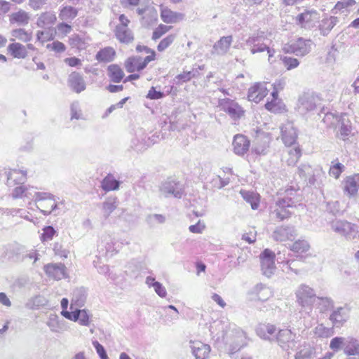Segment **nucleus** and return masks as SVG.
I'll use <instances>...</instances> for the list:
<instances>
[{"mask_svg":"<svg viewBox=\"0 0 359 359\" xmlns=\"http://www.w3.org/2000/svg\"><path fill=\"white\" fill-rule=\"evenodd\" d=\"M359 189V175L355 174L346 177L344 180V191L352 196L357 194Z\"/></svg>","mask_w":359,"mask_h":359,"instance_id":"obj_18","label":"nucleus"},{"mask_svg":"<svg viewBox=\"0 0 359 359\" xmlns=\"http://www.w3.org/2000/svg\"><path fill=\"white\" fill-rule=\"evenodd\" d=\"M118 20L120 24L117 26H123L124 27H128L129 24L130 23V19L125 14H121L118 16Z\"/></svg>","mask_w":359,"mask_h":359,"instance_id":"obj_64","label":"nucleus"},{"mask_svg":"<svg viewBox=\"0 0 359 359\" xmlns=\"http://www.w3.org/2000/svg\"><path fill=\"white\" fill-rule=\"evenodd\" d=\"M116 55L112 47H105L100 49L96 54L95 58L100 62H109L114 60Z\"/></svg>","mask_w":359,"mask_h":359,"instance_id":"obj_25","label":"nucleus"},{"mask_svg":"<svg viewBox=\"0 0 359 359\" xmlns=\"http://www.w3.org/2000/svg\"><path fill=\"white\" fill-rule=\"evenodd\" d=\"M243 239L248 243H253L256 241V232L255 230H250L249 232L243 235Z\"/></svg>","mask_w":359,"mask_h":359,"instance_id":"obj_54","label":"nucleus"},{"mask_svg":"<svg viewBox=\"0 0 359 359\" xmlns=\"http://www.w3.org/2000/svg\"><path fill=\"white\" fill-rule=\"evenodd\" d=\"M334 231L346 238H355L358 233L356 226L347 221L337 222Z\"/></svg>","mask_w":359,"mask_h":359,"instance_id":"obj_15","label":"nucleus"},{"mask_svg":"<svg viewBox=\"0 0 359 359\" xmlns=\"http://www.w3.org/2000/svg\"><path fill=\"white\" fill-rule=\"evenodd\" d=\"M196 71H184L176 76L179 83H185L196 76Z\"/></svg>","mask_w":359,"mask_h":359,"instance_id":"obj_45","label":"nucleus"},{"mask_svg":"<svg viewBox=\"0 0 359 359\" xmlns=\"http://www.w3.org/2000/svg\"><path fill=\"white\" fill-rule=\"evenodd\" d=\"M205 226L204 223L198 221L196 224L191 225L189 227V231L194 233H201L205 229Z\"/></svg>","mask_w":359,"mask_h":359,"instance_id":"obj_51","label":"nucleus"},{"mask_svg":"<svg viewBox=\"0 0 359 359\" xmlns=\"http://www.w3.org/2000/svg\"><path fill=\"white\" fill-rule=\"evenodd\" d=\"M328 331L327 328L325 327L323 324H320L316 327L314 330V333L316 335H317L318 337H325V332Z\"/></svg>","mask_w":359,"mask_h":359,"instance_id":"obj_62","label":"nucleus"},{"mask_svg":"<svg viewBox=\"0 0 359 359\" xmlns=\"http://www.w3.org/2000/svg\"><path fill=\"white\" fill-rule=\"evenodd\" d=\"M78 15V11L76 8L71 6H67L63 7L59 13V18L62 20L65 21H72L74 20Z\"/></svg>","mask_w":359,"mask_h":359,"instance_id":"obj_32","label":"nucleus"},{"mask_svg":"<svg viewBox=\"0 0 359 359\" xmlns=\"http://www.w3.org/2000/svg\"><path fill=\"white\" fill-rule=\"evenodd\" d=\"M57 29L60 32V33L63 35H67L70 33L72 31L71 25L62 22L57 25Z\"/></svg>","mask_w":359,"mask_h":359,"instance_id":"obj_60","label":"nucleus"},{"mask_svg":"<svg viewBox=\"0 0 359 359\" xmlns=\"http://www.w3.org/2000/svg\"><path fill=\"white\" fill-rule=\"evenodd\" d=\"M43 270L48 278L60 280L68 278L67 268L62 263H50L43 266Z\"/></svg>","mask_w":359,"mask_h":359,"instance_id":"obj_6","label":"nucleus"},{"mask_svg":"<svg viewBox=\"0 0 359 359\" xmlns=\"http://www.w3.org/2000/svg\"><path fill=\"white\" fill-rule=\"evenodd\" d=\"M349 310L345 307H339L330 315V320L333 327H341L349 319Z\"/></svg>","mask_w":359,"mask_h":359,"instance_id":"obj_10","label":"nucleus"},{"mask_svg":"<svg viewBox=\"0 0 359 359\" xmlns=\"http://www.w3.org/2000/svg\"><path fill=\"white\" fill-rule=\"evenodd\" d=\"M343 343L344 339L342 337H334L331 340L330 347L334 351H337Z\"/></svg>","mask_w":359,"mask_h":359,"instance_id":"obj_53","label":"nucleus"},{"mask_svg":"<svg viewBox=\"0 0 359 359\" xmlns=\"http://www.w3.org/2000/svg\"><path fill=\"white\" fill-rule=\"evenodd\" d=\"M26 191V188L22 186L16 187L13 191V196L15 198H21L24 196Z\"/></svg>","mask_w":359,"mask_h":359,"instance_id":"obj_59","label":"nucleus"},{"mask_svg":"<svg viewBox=\"0 0 359 359\" xmlns=\"http://www.w3.org/2000/svg\"><path fill=\"white\" fill-rule=\"evenodd\" d=\"M233 343L238 344L240 347L246 346L248 341V336L246 332L243 330H238L234 332L232 336Z\"/></svg>","mask_w":359,"mask_h":359,"instance_id":"obj_37","label":"nucleus"},{"mask_svg":"<svg viewBox=\"0 0 359 359\" xmlns=\"http://www.w3.org/2000/svg\"><path fill=\"white\" fill-rule=\"evenodd\" d=\"M332 163L333 164L330 168L329 174L335 179H338L344 171V166L339 162L334 163L332 162Z\"/></svg>","mask_w":359,"mask_h":359,"instance_id":"obj_42","label":"nucleus"},{"mask_svg":"<svg viewBox=\"0 0 359 359\" xmlns=\"http://www.w3.org/2000/svg\"><path fill=\"white\" fill-rule=\"evenodd\" d=\"M140 0H120V4L124 8L129 6H137L140 4Z\"/></svg>","mask_w":359,"mask_h":359,"instance_id":"obj_63","label":"nucleus"},{"mask_svg":"<svg viewBox=\"0 0 359 359\" xmlns=\"http://www.w3.org/2000/svg\"><path fill=\"white\" fill-rule=\"evenodd\" d=\"M11 10L10 2L5 0H0V16L5 15Z\"/></svg>","mask_w":359,"mask_h":359,"instance_id":"obj_58","label":"nucleus"},{"mask_svg":"<svg viewBox=\"0 0 359 359\" xmlns=\"http://www.w3.org/2000/svg\"><path fill=\"white\" fill-rule=\"evenodd\" d=\"M149 62L140 55H131L127 57L123 62V67L130 74L125 78L123 83L138 80L140 78L141 72Z\"/></svg>","mask_w":359,"mask_h":359,"instance_id":"obj_2","label":"nucleus"},{"mask_svg":"<svg viewBox=\"0 0 359 359\" xmlns=\"http://www.w3.org/2000/svg\"><path fill=\"white\" fill-rule=\"evenodd\" d=\"M287 208L285 205H280L279 203L276 202V208L274 210L276 218L281 221L290 217L291 213Z\"/></svg>","mask_w":359,"mask_h":359,"instance_id":"obj_38","label":"nucleus"},{"mask_svg":"<svg viewBox=\"0 0 359 359\" xmlns=\"http://www.w3.org/2000/svg\"><path fill=\"white\" fill-rule=\"evenodd\" d=\"M297 196V191L292 188L287 189L285 191V196L279 198L277 201L280 205H283L287 208H290L295 203V198Z\"/></svg>","mask_w":359,"mask_h":359,"instance_id":"obj_29","label":"nucleus"},{"mask_svg":"<svg viewBox=\"0 0 359 359\" xmlns=\"http://www.w3.org/2000/svg\"><path fill=\"white\" fill-rule=\"evenodd\" d=\"M356 4L355 0H341L337 2L334 5L333 11H335V13L338 12H344V10H346L349 7L354 6Z\"/></svg>","mask_w":359,"mask_h":359,"instance_id":"obj_41","label":"nucleus"},{"mask_svg":"<svg viewBox=\"0 0 359 359\" xmlns=\"http://www.w3.org/2000/svg\"><path fill=\"white\" fill-rule=\"evenodd\" d=\"M37 39L43 43L45 41L52 40L53 39V36L52 34H49L47 32L39 31L37 32Z\"/></svg>","mask_w":359,"mask_h":359,"instance_id":"obj_57","label":"nucleus"},{"mask_svg":"<svg viewBox=\"0 0 359 359\" xmlns=\"http://www.w3.org/2000/svg\"><path fill=\"white\" fill-rule=\"evenodd\" d=\"M285 88V82L282 79L276 80L272 84V92L271 93V96L279 95V93L282 91Z\"/></svg>","mask_w":359,"mask_h":359,"instance_id":"obj_48","label":"nucleus"},{"mask_svg":"<svg viewBox=\"0 0 359 359\" xmlns=\"http://www.w3.org/2000/svg\"><path fill=\"white\" fill-rule=\"evenodd\" d=\"M282 62L287 70L294 69L299 65V62L297 59L290 57H284L282 59Z\"/></svg>","mask_w":359,"mask_h":359,"instance_id":"obj_46","label":"nucleus"},{"mask_svg":"<svg viewBox=\"0 0 359 359\" xmlns=\"http://www.w3.org/2000/svg\"><path fill=\"white\" fill-rule=\"evenodd\" d=\"M69 83L71 88L76 93H81L86 88L83 77L78 72H72L69 79Z\"/></svg>","mask_w":359,"mask_h":359,"instance_id":"obj_24","label":"nucleus"},{"mask_svg":"<svg viewBox=\"0 0 359 359\" xmlns=\"http://www.w3.org/2000/svg\"><path fill=\"white\" fill-rule=\"evenodd\" d=\"M281 139L286 147H292L296 144L297 134L296 129L292 124L287 123L284 124L281 128Z\"/></svg>","mask_w":359,"mask_h":359,"instance_id":"obj_11","label":"nucleus"},{"mask_svg":"<svg viewBox=\"0 0 359 359\" xmlns=\"http://www.w3.org/2000/svg\"><path fill=\"white\" fill-rule=\"evenodd\" d=\"M11 35L13 38L11 39V41L13 42H16L15 41L18 40L24 43H28L32 39V33L22 28L13 29Z\"/></svg>","mask_w":359,"mask_h":359,"instance_id":"obj_28","label":"nucleus"},{"mask_svg":"<svg viewBox=\"0 0 359 359\" xmlns=\"http://www.w3.org/2000/svg\"><path fill=\"white\" fill-rule=\"evenodd\" d=\"M274 128L272 127H270L266 123L264 124L263 127L259 128L256 133L257 135H263L266 137H271L273 135V131Z\"/></svg>","mask_w":359,"mask_h":359,"instance_id":"obj_49","label":"nucleus"},{"mask_svg":"<svg viewBox=\"0 0 359 359\" xmlns=\"http://www.w3.org/2000/svg\"><path fill=\"white\" fill-rule=\"evenodd\" d=\"M119 186L120 182L111 174H108L101 182L102 189L107 192L117 190Z\"/></svg>","mask_w":359,"mask_h":359,"instance_id":"obj_27","label":"nucleus"},{"mask_svg":"<svg viewBox=\"0 0 359 359\" xmlns=\"http://www.w3.org/2000/svg\"><path fill=\"white\" fill-rule=\"evenodd\" d=\"M243 198L250 204L253 210L258 208L260 202V196L252 191H241Z\"/></svg>","mask_w":359,"mask_h":359,"instance_id":"obj_31","label":"nucleus"},{"mask_svg":"<svg viewBox=\"0 0 359 359\" xmlns=\"http://www.w3.org/2000/svg\"><path fill=\"white\" fill-rule=\"evenodd\" d=\"M162 191L165 197L172 195L175 198H180L184 194V189L180 186L179 182L175 180H169L163 184Z\"/></svg>","mask_w":359,"mask_h":359,"instance_id":"obj_17","label":"nucleus"},{"mask_svg":"<svg viewBox=\"0 0 359 359\" xmlns=\"http://www.w3.org/2000/svg\"><path fill=\"white\" fill-rule=\"evenodd\" d=\"M318 18V13L316 10H306L296 17L297 23L302 27L313 23Z\"/></svg>","mask_w":359,"mask_h":359,"instance_id":"obj_21","label":"nucleus"},{"mask_svg":"<svg viewBox=\"0 0 359 359\" xmlns=\"http://www.w3.org/2000/svg\"><path fill=\"white\" fill-rule=\"evenodd\" d=\"M27 49L34 50V47L32 44L29 43L24 46L19 42H13L7 48L10 55L13 57L18 59H25L28 55Z\"/></svg>","mask_w":359,"mask_h":359,"instance_id":"obj_12","label":"nucleus"},{"mask_svg":"<svg viewBox=\"0 0 359 359\" xmlns=\"http://www.w3.org/2000/svg\"><path fill=\"white\" fill-rule=\"evenodd\" d=\"M47 325L51 331L55 332H58L60 328V321L58 316L57 315H51L49 317Z\"/></svg>","mask_w":359,"mask_h":359,"instance_id":"obj_44","label":"nucleus"},{"mask_svg":"<svg viewBox=\"0 0 359 359\" xmlns=\"http://www.w3.org/2000/svg\"><path fill=\"white\" fill-rule=\"evenodd\" d=\"M221 109L232 119L239 120L245 116V111L236 100L225 98L219 102Z\"/></svg>","mask_w":359,"mask_h":359,"instance_id":"obj_4","label":"nucleus"},{"mask_svg":"<svg viewBox=\"0 0 359 359\" xmlns=\"http://www.w3.org/2000/svg\"><path fill=\"white\" fill-rule=\"evenodd\" d=\"M293 337L294 334L289 329L280 330L277 334V340L283 344L292 341Z\"/></svg>","mask_w":359,"mask_h":359,"instance_id":"obj_39","label":"nucleus"},{"mask_svg":"<svg viewBox=\"0 0 359 359\" xmlns=\"http://www.w3.org/2000/svg\"><path fill=\"white\" fill-rule=\"evenodd\" d=\"M290 47L292 53L304 55L310 51V41L299 38L292 41Z\"/></svg>","mask_w":359,"mask_h":359,"instance_id":"obj_23","label":"nucleus"},{"mask_svg":"<svg viewBox=\"0 0 359 359\" xmlns=\"http://www.w3.org/2000/svg\"><path fill=\"white\" fill-rule=\"evenodd\" d=\"M296 295L298 303L302 306L309 305L311 302L312 299L315 297L313 289L305 285H302L299 287Z\"/></svg>","mask_w":359,"mask_h":359,"instance_id":"obj_16","label":"nucleus"},{"mask_svg":"<svg viewBox=\"0 0 359 359\" xmlns=\"http://www.w3.org/2000/svg\"><path fill=\"white\" fill-rule=\"evenodd\" d=\"M56 231L54 228L51 226H46L43 229V233L41 236V240L42 242L51 241L55 236Z\"/></svg>","mask_w":359,"mask_h":359,"instance_id":"obj_43","label":"nucleus"},{"mask_svg":"<svg viewBox=\"0 0 359 359\" xmlns=\"http://www.w3.org/2000/svg\"><path fill=\"white\" fill-rule=\"evenodd\" d=\"M345 353L348 355H359V343L356 339H351L345 348Z\"/></svg>","mask_w":359,"mask_h":359,"instance_id":"obj_40","label":"nucleus"},{"mask_svg":"<svg viewBox=\"0 0 359 359\" xmlns=\"http://www.w3.org/2000/svg\"><path fill=\"white\" fill-rule=\"evenodd\" d=\"M268 84L266 81H259L252 84L248 90V100L256 104L263 101L269 93Z\"/></svg>","mask_w":359,"mask_h":359,"instance_id":"obj_3","label":"nucleus"},{"mask_svg":"<svg viewBox=\"0 0 359 359\" xmlns=\"http://www.w3.org/2000/svg\"><path fill=\"white\" fill-rule=\"evenodd\" d=\"M57 18L55 14L43 13L38 20V25L40 27H45L48 25H53L55 22Z\"/></svg>","mask_w":359,"mask_h":359,"instance_id":"obj_36","label":"nucleus"},{"mask_svg":"<svg viewBox=\"0 0 359 359\" xmlns=\"http://www.w3.org/2000/svg\"><path fill=\"white\" fill-rule=\"evenodd\" d=\"M275 253L269 249H265L260 255L262 270L267 277H270L275 271Z\"/></svg>","mask_w":359,"mask_h":359,"instance_id":"obj_7","label":"nucleus"},{"mask_svg":"<svg viewBox=\"0 0 359 359\" xmlns=\"http://www.w3.org/2000/svg\"><path fill=\"white\" fill-rule=\"evenodd\" d=\"M93 344L101 359H108V356L104 347L98 341H95L93 342Z\"/></svg>","mask_w":359,"mask_h":359,"instance_id":"obj_52","label":"nucleus"},{"mask_svg":"<svg viewBox=\"0 0 359 359\" xmlns=\"http://www.w3.org/2000/svg\"><path fill=\"white\" fill-rule=\"evenodd\" d=\"M107 76L114 83L123 81L126 77L123 69L117 64H111L107 67Z\"/></svg>","mask_w":359,"mask_h":359,"instance_id":"obj_22","label":"nucleus"},{"mask_svg":"<svg viewBox=\"0 0 359 359\" xmlns=\"http://www.w3.org/2000/svg\"><path fill=\"white\" fill-rule=\"evenodd\" d=\"M302 156V149L299 144H294V147L290 149L287 151L286 163L289 166L295 165Z\"/></svg>","mask_w":359,"mask_h":359,"instance_id":"obj_26","label":"nucleus"},{"mask_svg":"<svg viewBox=\"0 0 359 359\" xmlns=\"http://www.w3.org/2000/svg\"><path fill=\"white\" fill-rule=\"evenodd\" d=\"M190 343L191 353L196 359L209 358L211 352V348L209 344L198 340L191 341Z\"/></svg>","mask_w":359,"mask_h":359,"instance_id":"obj_9","label":"nucleus"},{"mask_svg":"<svg viewBox=\"0 0 359 359\" xmlns=\"http://www.w3.org/2000/svg\"><path fill=\"white\" fill-rule=\"evenodd\" d=\"M232 41V36H223L215 45L214 48L217 52L226 53L229 49Z\"/></svg>","mask_w":359,"mask_h":359,"instance_id":"obj_34","label":"nucleus"},{"mask_svg":"<svg viewBox=\"0 0 359 359\" xmlns=\"http://www.w3.org/2000/svg\"><path fill=\"white\" fill-rule=\"evenodd\" d=\"M232 147L233 152L238 156H243L249 151L250 147V140L243 134H236L234 135Z\"/></svg>","mask_w":359,"mask_h":359,"instance_id":"obj_8","label":"nucleus"},{"mask_svg":"<svg viewBox=\"0 0 359 359\" xmlns=\"http://www.w3.org/2000/svg\"><path fill=\"white\" fill-rule=\"evenodd\" d=\"M116 201H107L104 203V210L107 215L111 213L116 208Z\"/></svg>","mask_w":359,"mask_h":359,"instance_id":"obj_56","label":"nucleus"},{"mask_svg":"<svg viewBox=\"0 0 359 359\" xmlns=\"http://www.w3.org/2000/svg\"><path fill=\"white\" fill-rule=\"evenodd\" d=\"M264 108L273 114H283L287 111L286 105L279 95L271 96L264 104Z\"/></svg>","mask_w":359,"mask_h":359,"instance_id":"obj_13","label":"nucleus"},{"mask_svg":"<svg viewBox=\"0 0 359 359\" xmlns=\"http://www.w3.org/2000/svg\"><path fill=\"white\" fill-rule=\"evenodd\" d=\"M153 286L160 297H165L166 296V290L159 282H154Z\"/></svg>","mask_w":359,"mask_h":359,"instance_id":"obj_55","label":"nucleus"},{"mask_svg":"<svg viewBox=\"0 0 359 359\" xmlns=\"http://www.w3.org/2000/svg\"><path fill=\"white\" fill-rule=\"evenodd\" d=\"M290 250L295 253L297 257L303 258L309 255L310 245L305 240H297L290 246Z\"/></svg>","mask_w":359,"mask_h":359,"instance_id":"obj_20","label":"nucleus"},{"mask_svg":"<svg viewBox=\"0 0 359 359\" xmlns=\"http://www.w3.org/2000/svg\"><path fill=\"white\" fill-rule=\"evenodd\" d=\"M37 208L44 215L50 214L57 206L54 197L46 193H39L36 196Z\"/></svg>","mask_w":359,"mask_h":359,"instance_id":"obj_5","label":"nucleus"},{"mask_svg":"<svg viewBox=\"0 0 359 359\" xmlns=\"http://www.w3.org/2000/svg\"><path fill=\"white\" fill-rule=\"evenodd\" d=\"M159 10L161 19L165 24L161 23L153 30L151 39L154 41L160 39L172 28L168 24H177L184 18L183 13L174 11L163 4L159 5Z\"/></svg>","mask_w":359,"mask_h":359,"instance_id":"obj_1","label":"nucleus"},{"mask_svg":"<svg viewBox=\"0 0 359 359\" xmlns=\"http://www.w3.org/2000/svg\"><path fill=\"white\" fill-rule=\"evenodd\" d=\"M114 34L117 40L124 44H129L133 42L135 37L132 31L128 27L116 26Z\"/></svg>","mask_w":359,"mask_h":359,"instance_id":"obj_19","label":"nucleus"},{"mask_svg":"<svg viewBox=\"0 0 359 359\" xmlns=\"http://www.w3.org/2000/svg\"><path fill=\"white\" fill-rule=\"evenodd\" d=\"M64 317L72 321H78L79 324L83 326H88L90 323V317L88 311L85 309H76L72 312H64Z\"/></svg>","mask_w":359,"mask_h":359,"instance_id":"obj_14","label":"nucleus"},{"mask_svg":"<svg viewBox=\"0 0 359 359\" xmlns=\"http://www.w3.org/2000/svg\"><path fill=\"white\" fill-rule=\"evenodd\" d=\"M46 48L50 51L62 53L66 50V46L63 43L59 41H55L51 43L47 44Z\"/></svg>","mask_w":359,"mask_h":359,"instance_id":"obj_47","label":"nucleus"},{"mask_svg":"<svg viewBox=\"0 0 359 359\" xmlns=\"http://www.w3.org/2000/svg\"><path fill=\"white\" fill-rule=\"evenodd\" d=\"M177 35L175 34H170L161 39L158 42L156 49L158 52L162 53L169 48L175 41Z\"/></svg>","mask_w":359,"mask_h":359,"instance_id":"obj_33","label":"nucleus"},{"mask_svg":"<svg viewBox=\"0 0 359 359\" xmlns=\"http://www.w3.org/2000/svg\"><path fill=\"white\" fill-rule=\"evenodd\" d=\"M164 96V94L161 91L156 90V88L152 86L149 90L147 98L149 100H158L163 98Z\"/></svg>","mask_w":359,"mask_h":359,"instance_id":"obj_50","label":"nucleus"},{"mask_svg":"<svg viewBox=\"0 0 359 359\" xmlns=\"http://www.w3.org/2000/svg\"><path fill=\"white\" fill-rule=\"evenodd\" d=\"M9 20L12 24L27 25L29 22V16L26 11L19 10L9 16Z\"/></svg>","mask_w":359,"mask_h":359,"instance_id":"obj_30","label":"nucleus"},{"mask_svg":"<svg viewBox=\"0 0 359 359\" xmlns=\"http://www.w3.org/2000/svg\"><path fill=\"white\" fill-rule=\"evenodd\" d=\"M65 62L69 67H76L81 65V60L75 57L65 58Z\"/></svg>","mask_w":359,"mask_h":359,"instance_id":"obj_61","label":"nucleus"},{"mask_svg":"<svg viewBox=\"0 0 359 359\" xmlns=\"http://www.w3.org/2000/svg\"><path fill=\"white\" fill-rule=\"evenodd\" d=\"M135 50L138 53L144 52L147 54L145 57H143L146 61L153 62L156 60V51L147 46L138 44L136 46Z\"/></svg>","mask_w":359,"mask_h":359,"instance_id":"obj_35","label":"nucleus"}]
</instances>
